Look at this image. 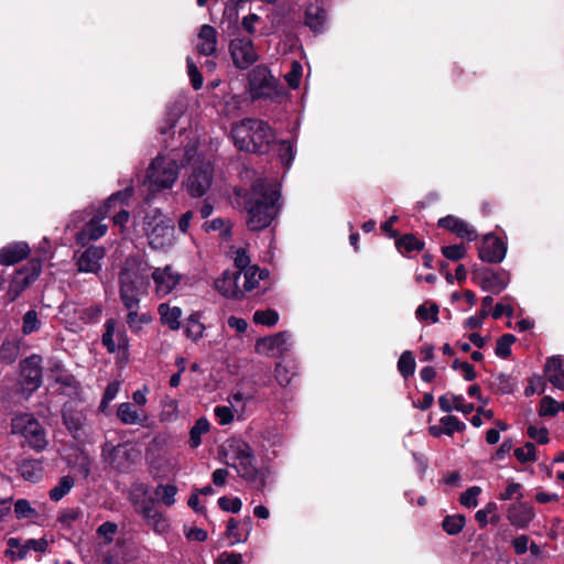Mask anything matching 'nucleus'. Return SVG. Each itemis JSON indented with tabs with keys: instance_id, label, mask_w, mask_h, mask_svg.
Listing matches in <instances>:
<instances>
[{
	"instance_id": "nucleus-1",
	"label": "nucleus",
	"mask_w": 564,
	"mask_h": 564,
	"mask_svg": "<svg viewBox=\"0 0 564 564\" xmlns=\"http://www.w3.org/2000/svg\"><path fill=\"white\" fill-rule=\"evenodd\" d=\"M242 198L247 227L251 231L268 228L280 213L281 192L275 183L265 178L254 180Z\"/></svg>"
},
{
	"instance_id": "nucleus-2",
	"label": "nucleus",
	"mask_w": 564,
	"mask_h": 564,
	"mask_svg": "<svg viewBox=\"0 0 564 564\" xmlns=\"http://www.w3.org/2000/svg\"><path fill=\"white\" fill-rule=\"evenodd\" d=\"M235 147L239 151L264 154L275 141V133L268 121L245 118L232 126L230 131Z\"/></svg>"
},
{
	"instance_id": "nucleus-3",
	"label": "nucleus",
	"mask_w": 564,
	"mask_h": 564,
	"mask_svg": "<svg viewBox=\"0 0 564 564\" xmlns=\"http://www.w3.org/2000/svg\"><path fill=\"white\" fill-rule=\"evenodd\" d=\"M148 278V263L129 257L119 273L120 300L126 308H139L140 286Z\"/></svg>"
},
{
	"instance_id": "nucleus-4",
	"label": "nucleus",
	"mask_w": 564,
	"mask_h": 564,
	"mask_svg": "<svg viewBox=\"0 0 564 564\" xmlns=\"http://www.w3.org/2000/svg\"><path fill=\"white\" fill-rule=\"evenodd\" d=\"M131 191L121 189L111 194L96 212V215L87 221L83 228L76 234V242L80 246H86L89 241L97 240L106 235L107 225L101 224V219L111 215L112 207L117 204H122L130 198Z\"/></svg>"
},
{
	"instance_id": "nucleus-5",
	"label": "nucleus",
	"mask_w": 564,
	"mask_h": 564,
	"mask_svg": "<svg viewBox=\"0 0 564 564\" xmlns=\"http://www.w3.org/2000/svg\"><path fill=\"white\" fill-rule=\"evenodd\" d=\"M247 90L252 101L273 99L281 95L279 80L271 74L268 66H254L248 74Z\"/></svg>"
},
{
	"instance_id": "nucleus-6",
	"label": "nucleus",
	"mask_w": 564,
	"mask_h": 564,
	"mask_svg": "<svg viewBox=\"0 0 564 564\" xmlns=\"http://www.w3.org/2000/svg\"><path fill=\"white\" fill-rule=\"evenodd\" d=\"M178 176V165L175 160L156 156L147 171L149 191L158 193L172 188Z\"/></svg>"
},
{
	"instance_id": "nucleus-7",
	"label": "nucleus",
	"mask_w": 564,
	"mask_h": 564,
	"mask_svg": "<svg viewBox=\"0 0 564 564\" xmlns=\"http://www.w3.org/2000/svg\"><path fill=\"white\" fill-rule=\"evenodd\" d=\"M141 452L130 443L115 445L106 441L101 446V457L111 468L119 473H127L131 465L140 459Z\"/></svg>"
},
{
	"instance_id": "nucleus-8",
	"label": "nucleus",
	"mask_w": 564,
	"mask_h": 564,
	"mask_svg": "<svg viewBox=\"0 0 564 564\" xmlns=\"http://www.w3.org/2000/svg\"><path fill=\"white\" fill-rule=\"evenodd\" d=\"M42 268V260L40 258H32L23 267L15 270L6 293L7 301L9 303L17 301L37 280Z\"/></svg>"
},
{
	"instance_id": "nucleus-9",
	"label": "nucleus",
	"mask_w": 564,
	"mask_h": 564,
	"mask_svg": "<svg viewBox=\"0 0 564 564\" xmlns=\"http://www.w3.org/2000/svg\"><path fill=\"white\" fill-rule=\"evenodd\" d=\"M471 279L481 290L499 294L509 284L510 275L509 272L503 269L494 270L487 267L474 265Z\"/></svg>"
},
{
	"instance_id": "nucleus-10",
	"label": "nucleus",
	"mask_w": 564,
	"mask_h": 564,
	"mask_svg": "<svg viewBox=\"0 0 564 564\" xmlns=\"http://www.w3.org/2000/svg\"><path fill=\"white\" fill-rule=\"evenodd\" d=\"M257 459H247L239 463L225 464L234 468L238 476L242 478L252 489L263 492L267 487V479L270 474L269 467H258L256 465Z\"/></svg>"
},
{
	"instance_id": "nucleus-11",
	"label": "nucleus",
	"mask_w": 564,
	"mask_h": 564,
	"mask_svg": "<svg viewBox=\"0 0 564 564\" xmlns=\"http://www.w3.org/2000/svg\"><path fill=\"white\" fill-rule=\"evenodd\" d=\"M214 177V166L210 162H200L192 166L185 182V187L192 197H202L209 189Z\"/></svg>"
},
{
	"instance_id": "nucleus-12",
	"label": "nucleus",
	"mask_w": 564,
	"mask_h": 564,
	"mask_svg": "<svg viewBox=\"0 0 564 564\" xmlns=\"http://www.w3.org/2000/svg\"><path fill=\"white\" fill-rule=\"evenodd\" d=\"M229 53L234 66L240 70L248 69L259 59L253 41L247 36L232 39L229 43Z\"/></svg>"
},
{
	"instance_id": "nucleus-13",
	"label": "nucleus",
	"mask_w": 564,
	"mask_h": 564,
	"mask_svg": "<svg viewBox=\"0 0 564 564\" xmlns=\"http://www.w3.org/2000/svg\"><path fill=\"white\" fill-rule=\"evenodd\" d=\"M507 250V243L501 238L487 234L478 247V257L484 262L498 264L506 258Z\"/></svg>"
},
{
	"instance_id": "nucleus-14",
	"label": "nucleus",
	"mask_w": 564,
	"mask_h": 564,
	"mask_svg": "<svg viewBox=\"0 0 564 564\" xmlns=\"http://www.w3.org/2000/svg\"><path fill=\"white\" fill-rule=\"evenodd\" d=\"M240 276L241 275L239 271L226 270L221 276L215 281V288L223 296L227 299L235 301L242 300L245 296V291H242V289L239 286Z\"/></svg>"
},
{
	"instance_id": "nucleus-15",
	"label": "nucleus",
	"mask_w": 564,
	"mask_h": 564,
	"mask_svg": "<svg viewBox=\"0 0 564 564\" xmlns=\"http://www.w3.org/2000/svg\"><path fill=\"white\" fill-rule=\"evenodd\" d=\"M42 357L33 354L20 361V373L23 382L33 390L42 384Z\"/></svg>"
},
{
	"instance_id": "nucleus-16",
	"label": "nucleus",
	"mask_w": 564,
	"mask_h": 564,
	"mask_svg": "<svg viewBox=\"0 0 564 564\" xmlns=\"http://www.w3.org/2000/svg\"><path fill=\"white\" fill-rule=\"evenodd\" d=\"M106 256L104 247L89 246L76 259L77 270L85 273H98L101 270L100 260Z\"/></svg>"
},
{
	"instance_id": "nucleus-17",
	"label": "nucleus",
	"mask_w": 564,
	"mask_h": 564,
	"mask_svg": "<svg viewBox=\"0 0 564 564\" xmlns=\"http://www.w3.org/2000/svg\"><path fill=\"white\" fill-rule=\"evenodd\" d=\"M291 335L289 332H279L272 336L260 337L257 339L254 349L258 354L264 355H282L288 348L286 343Z\"/></svg>"
},
{
	"instance_id": "nucleus-18",
	"label": "nucleus",
	"mask_w": 564,
	"mask_h": 564,
	"mask_svg": "<svg viewBox=\"0 0 564 564\" xmlns=\"http://www.w3.org/2000/svg\"><path fill=\"white\" fill-rule=\"evenodd\" d=\"M437 226L455 234L458 238L466 239L469 242L476 240L477 238L475 228L454 215H447L440 218Z\"/></svg>"
},
{
	"instance_id": "nucleus-19",
	"label": "nucleus",
	"mask_w": 564,
	"mask_h": 564,
	"mask_svg": "<svg viewBox=\"0 0 564 564\" xmlns=\"http://www.w3.org/2000/svg\"><path fill=\"white\" fill-rule=\"evenodd\" d=\"M63 424L72 436L76 440L84 434L86 414L83 410L75 409L73 405L65 404L62 410Z\"/></svg>"
},
{
	"instance_id": "nucleus-20",
	"label": "nucleus",
	"mask_w": 564,
	"mask_h": 564,
	"mask_svg": "<svg viewBox=\"0 0 564 564\" xmlns=\"http://www.w3.org/2000/svg\"><path fill=\"white\" fill-rule=\"evenodd\" d=\"M535 517L533 507L528 502L512 503L508 508L507 518L518 529H525Z\"/></svg>"
},
{
	"instance_id": "nucleus-21",
	"label": "nucleus",
	"mask_w": 564,
	"mask_h": 564,
	"mask_svg": "<svg viewBox=\"0 0 564 564\" xmlns=\"http://www.w3.org/2000/svg\"><path fill=\"white\" fill-rule=\"evenodd\" d=\"M31 250L26 242L18 241L9 243L0 249V264L13 265L26 259Z\"/></svg>"
},
{
	"instance_id": "nucleus-22",
	"label": "nucleus",
	"mask_w": 564,
	"mask_h": 564,
	"mask_svg": "<svg viewBox=\"0 0 564 564\" xmlns=\"http://www.w3.org/2000/svg\"><path fill=\"white\" fill-rule=\"evenodd\" d=\"M547 381L555 388L564 391V357L555 355L549 357L544 365Z\"/></svg>"
},
{
	"instance_id": "nucleus-23",
	"label": "nucleus",
	"mask_w": 564,
	"mask_h": 564,
	"mask_svg": "<svg viewBox=\"0 0 564 564\" xmlns=\"http://www.w3.org/2000/svg\"><path fill=\"white\" fill-rule=\"evenodd\" d=\"M152 279L156 285L159 293L169 294L178 284L180 276L172 272V268L166 265L165 268H155L152 272Z\"/></svg>"
},
{
	"instance_id": "nucleus-24",
	"label": "nucleus",
	"mask_w": 564,
	"mask_h": 564,
	"mask_svg": "<svg viewBox=\"0 0 564 564\" xmlns=\"http://www.w3.org/2000/svg\"><path fill=\"white\" fill-rule=\"evenodd\" d=\"M198 39L200 43L197 45L199 54L205 56L213 55L217 50V31L209 24L202 25Z\"/></svg>"
},
{
	"instance_id": "nucleus-25",
	"label": "nucleus",
	"mask_w": 564,
	"mask_h": 564,
	"mask_svg": "<svg viewBox=\"0 0 564 564\" xmlns=\"http://www.w3.org/2000/svg\"><path fill=\"white\" fill-rule=\"evenodd\" d=\"M17 469L24 480L37 482L43 476L41 459L23 458L18 463Z\"/></svg>"
},
{
	"instance_id": "nucleus-26",
	"label": "nucleus",
	"mask_w": 564,
	"mask_h": 564,
	"mask_svg": "<svg viewBox=\"0 0 564 564\" xmlns=\"http://www.w3.org/2000/svg\"><path fill=\"white\" fill-rule=\"evenodd\" d=\"M23 437L29 446L36 452H42L47 446L45 430L37 420L31 423Z\"/></svg>"
},
{
	"instance_id": "nucleus-27",
	"label": "nucleus",
	"mask_w": 564,
	"mask_h": 564,
	"mask_svg": "<svg viewBox=\"0 0 564 564\" xmlns=\"http://www.w3.org/2000/svg\"><path fill=\"white\" fill-rule=\"evenodd\" d=\"M158 312L163 325H166L171 330H178L181 328V317L183 314L181 307L161 303L158 307Z\"/></svg>"
},
{
	"instance_id": "nucleus-28",
	"label": "nucleus",
	"mask_w": 564,
	"mask_h": 564,
	"mask_svg": "<svg viewBox=\"0 0 564 564\" xmlns=\"http://www.w3.org/2000/svg\"><path fill=\"white\" fill-rule=\"evenodd\" d=\"M394 240L397 250L404 257H410L411 252H420L425 248V242L411 232L398 236Z\"/></svg>"
},
{
	"instance_id": "nucleus-29",
	"label": "nucleus",
	"mask_w": 564,
	"mask_h": 564,
	"mask_svg": "<svg viewBox=\"0 0 564 564\" xmlns=\"http://www.w3.org/2000/svg\"><path fill=\"white\" fill-rule=\"evenodd\" d=\"M226 448L232 453V458L239 463L241 460L254 459V451L249 443L241 438L232 437L227 441Z\"/></svg>"
},
{
	"instance_id": "nucleus-30",
	"label": "nucleus",
	"mask_w": 564,
	"mask_h": 564,
	"mask_svg": "<svg viewBox=\"0 0 564 564\" xmlns=\"http://www.w3.org/2000/svg\"><path fill=\"white\" fill-rule=\"evenodd\" d=\"M226 448L232 453V458L239 463L241 460L254 459V451L249 443L241 438L232 437L227 441Z\"/></svg>"
},
{
	"instance_id": "nucleus-31",
	"label": "nucleus",
	"mask_w": 564,
	"mask_h": 564,
	"mask_svg": "<svg viewBox=\"0 0 564 564\" xmlns=\"http://www.w3.org/2000/svg\"><path fill=\"white\" fill-rule=\"evenodd\" d=\"M327 13L323 8L310 7L305 10V25L313 32L321 33L324 30Z\"/></svg>"
},
{
	"instance_id": "nucleus-32",
	"label": "nucleus",
	"mask_w": 564,
	"mask_h": 564,
	"mask_svg": "<svg viewBox=\"0 0 564 564\" xmlns=\"http://www.w3.org/2000/svg\"><path fill=\"white\" fill-rule=\"evenodd\" d=\"M200 312H194L186 318L184 334L188 339L193 341L200 339L204 336V332L206 329L205 325L200 322Z\"/></svg>"
},
{
	"instance_id": "nucleus-33",
	"label": "nucleus",
	"mask_w": 564,
	"mask_h": 564,
	"mask_svg": "<svg viewBox=\"0 0 564 564\" xmlns=\"http://www.w3.org/2000/svg\"><path fill=\"white\" fill-rule=\"evenodd\" d=\"M75 486V480L72 476L66 475L59 478L56 486H54L50 492L48 497L52 501L57 502L62 500Z\"/></svg>"
},
{
	"instance_id": "nucleus-34",
	"label": "nucleus",
	"mask_w": 564,
	"mask_h": 564,
	"mask_svg": "<svg viewBox=\"0 0 564 564\" xmlns=\"http://www.w3.org/2000/svg\"><path fill=\"white\" fill-rule=\"evenodd\" d=\"M210 424L206 417H199L189 430L188 444L196 448L202 444V435L209 431Z\"/></svg>"
},
{
	"instance_id": "nucleus-35",
	"label": "nucleus",
	"mask_w": 564,
	"mask_h": 564,
	"mask_svg": "<svg viewBox=\"0 0 564 564\" xmlns=\"http://www.w3.org/2000/svg\"><path fill=\"white\" fill-rule=\"evenodd\" d=\"M117 416L123 424H142L138 411L130 402H123L118 406Z\"/></svg>"
},
{
	"instance_id": "nucleus-36",
	"label": "nucleus",
	"mask_w": 564,
	"mask_h": 564,
	"mask_svg": "<svg viewBox=\"0 0 564 564\" xmlns=\"http://www.w3.org/2000/svg\"><path fill=\"white\" fill-rule=\"evenodd\" d=\"M466 524L464 514L446 516L442 521V528L448 535H457Z\"/></svg>"
},
{
	"instance_id": "nucleus-37",
	"label": "nucleus",
	"mask_w": 564,
	"mask_h": 564,
	"mask_svg": "<svg viewBox=\"0 0 564 564\" xmlns=\"http://www.w3.org/2000/svg\"><path fill=\"white\" fill-rule=\"evenodd\" d=\"M20 352L19 344L14 340L4 339L0 346V361L12 365Z\"/></svg>"
},
{
	"instance_id": "nucleus-38",
	"label": "nucleus",
	"mask_w": 564,
	"mask_h": 564,
	"mask_svg": "<svg viewBox=\"0 0 564 564\" xmlns=\"http://www.w3.org/2000/svg\"><path fill=\"white\" fill-rule=\"evenodd\" d=\"M415 359L411 350H404L398 360V370L404 379L412 377L415 371Z\"/></svg>"
},
{
	"instance_id": "nucleus-39",
	"label": "nucleus",
	"mask_w": 564,
	"mask_h": 564,
	"mask_svg": "<svg viewBox=\"0 0 564 564\" xmlns=\"http://www.w3.org/2000/svg\"><path fill=\"white\" fill-rule=\"evenodd\" d=\"M116 325L117 321L115 318H108L105 323V332L101 336V343L109 354H115L117 351V345L113 339Z\"/></svg>"
},
{
	"instance_id": "nucleus-40",
	"label": "nucleus",
	"mask_w": 564,
	"mask_h": 564,
	"mask_svg": "<svg viewBox=\"0 0 564 564\" xmlns=\"http://www.w3.org/2000/svg\"><path fill=\"white\" fill-rule=\"evenodd\" d=\"M36 419L29 413H20L11 419V433L12 434H20L24 435L26 433V430H29V426L32 422H34Z\"/></svg>"
},
{
	"instance_id": "nucleus-41",
	"label": "nucleus",
	"mask_w": 564,
	"mask_h": 564,
	"mask_svg": "<svg viewBox=\"0 0 564 564\" xmlns=\"http://www.w3.org/2000/svg\"><path fill=\"white\" fill-rule=\"evenodd\" d=\"M178 489L175 485H158L154 490L156 497L160 498L161 502L166 507H172L175 503V496Z\"/></svg>"
},
{
	"instance_id": "nucleus-42",
	"label": "nucleus",
	"mask_w": 564,
	"mask_h": 564,
	"mask_svg": "<svg viewBox=\"0 0 564 564\" xmlns=\"http://www.w3.org/2000/svg\"><path fill=\"white\" fill-rule=\"evenodd\" d=\"M517 340L513 334H503L501 335L496 343L495 354L503 359H507L511 356V346Z\"/></svg>"
},
{
	"instance_id": "nucleus-43",
	"label": "nucleus",
	"mask_w": 564,
	"mask_h": 564,
	"mask_svg": "<svg viewBox=\"0 0 564 564\" xmlns=\"http://www.w3.org/2000/svg\"><path fill=\"white\" fill-rule=\"evenodd\" d=\"M440 306L437 303H430V307H426V304H421L415 311V316L419 321H431V323L435 324L438 319Z\"/></svg>"
},
{
	"instance_id": "nucleus-44",
	"label": "nucleus",
	"mask_w": 564,
	"mask_h": 564,
	"mask_svg": "<svg viewBox=\"0 0 564 564\" xmlns=\"http://www.w3.org/2000/svg\"><path fill=\"white\" fill-rule=\"evenodd\" d=\"M253 322L256 324L272 327L279 322V313L272 308L256 311L253 314Z\"/></svg>"
},
{
	"instance_id": "nucleus-45",
	"label": "nucleus",
	"mask_w": 564,
	"mask_h": 564,
	"mask_svg": "<svg viewBox=\"0 0 564 564\" xmlns=\"http://www.w3.org/2000/svg\"><path fill=\"white\" fill-rule=\"evenodd\" d=\"M440 423L444 426V432L448 436H452L455 432L462 433L466 430V424L455 415L443 416Z\"/></svg>"
},
{
	"instance_id": "nucleus-46",
	"label": "nucleus",
	"mask_w": 564,
	"mask_h": 564,
	"mask_svg": "<svg viewBox=\"0 0 564 564\" xmlns=\"http://www.w3.org/2000/svg\"><path fill=\"white\" fill-rule=\"evenodd\" d=\"M278 155L284 167L289 169L295 158L293 144L289 140H280Z\"/></svg>"
},
{
	"instance_id": "nucleus-47",
	"label": "nucleus",
	"mask_w": 564,
	"mask_h": 564,
	"mask_svg": "<svg viewBox=\"0 0 564 564\" xmlns=\"http://www.w3.org/2000/svg\"><path fill=\"white\" fill-rule=\"evenodd\" d=\"M560 410H561L560 402H557L555 399H553L550 395H544L540 400V408H539L538 413L542 417L555 416Z\"/></svg>"
},
{
	"instance_id": "nucleus-48",
	"label": "nucleus",
	"mask_w": 564,
	"mask_h": 564,
	"mask_svg": "<svg viewBox=\"0 0 564 564\" xmlns=\"http://www.w3.org/2000/svg\"><path fill=\"white\" fill-rule=\"evenodd\" d=\"M40 327L41 322L37 317V312L35 310L28 311L22 318V333L24 335H30L37 332Z\"/></svg>"
},
{
	"instance_id": "nucleus-49",
	"label": "nucleus",
	"mask_w": 564,
	"mask_h": 564,
	"mask_svg": "<svg viewBox=\"0 0 564 564\" xmlns=\"http://www.w3.org/2000/svg\"><path fill=\"white\" fill-rule=\"evenodd\" d=\"M442 254L451 261H459L467 254V248L464 243H455L451 246H443L441 248Z\"/></svg>"
},
{
	"instance_id": "nucleus-50",
	"label": "nucleus",
	"mask_w": 564,
	"mask_h": 564,
	"mask_svg": "<svg viewBox=\"0 0 564 564\" xmlns=\"http://www.w3.org/2000/svg\"><path fill=\"white\" fill-rule=\"evenodd\" d=\"M303 67L300 62L293 61L291 69L284 75V80L290 88L296 89L301 84Z\"/></svg>"
},
{
	"instance_id": "nucleus-51",
	"label": "nucleus",
	"mask_w": 564,
	"mask_h": 564,
	"mask_svg": "<svg viewBox=\"0 0 564 564\" xmlns=\"http://www.w3.org/2000/svg\"><path fill=\"white\" fill-rule=\"evenodd\" d=\"M535 452V445L532 442H527L523 447L516 448L513 455L521 464H525L536 460Z\"/></svg>"
},
{
	"instance_id": "nucleus-52",
	"label": "nucleus",
	"mask_w": 564,
	"mask_h": 564,
	"mask_svg": "<svg viewBox=\"0 0 564 564\" xmlns=\"http://www.w3.org/2000/svg\"><path fill=\"white\" fill-rule=\"evenodd\" d=\"M481 488L471 486L459 496V502L466 508H475L478 505L477 497L480 495Z\"/></svg>"
},
{
	"instance_id": "nucleus-53",
	"label": "nucleus",
	"mask_w": 564,
	"mask_h": 564,
	"mask_svg": "<svg viewBox=\"0 0 564 564\" xmlns=\"http://www.w3.org/2000/svg\"><path fill=\"white\" fill-rule=\"evenodd\" d=\"M14 513L18 519H30L37 514L26 499H19L14 503Z\"/></svg>"
},
{
	"instance_id": "nucleus-54",
	"label": "nucleus",
	"mask_w": 564,
	"mask_h": 564,
	"mask_svg": "<svg viewBox=\"0 0 564 564\" xmlns=\"http://www.w3.org/2000/svg\"><path fill=\"white\" fill-rule=\"evenodd\" d=\"M186 64H187V73H188V77L191 79L192 87L195 90L202 89L203 84H204V78H203V75L199 72L198 67L189 57H187Z\"/></svg>"
},
{
	"instance_id": "nucleus-55",
	"label": "nucleus",
	"mask_w": 564,
	"mask_h": 564,
	"mask_svg": "<svg viewBox=\"0 0 564 564\" xmlns=\"http://www.w3.org/2000/svg\"><path fill=\"white\" fill-rule=\"evenodd\" d=\"M498 380V391L502 394H511L514 392L517 387V380L511 376L503 372H500L497 376Z\"/></svg>"
},
{
	"instance_id": "nucleus-56",
	"label": "nucleus",
	"mask_w": 564,
	"mask_h": 564,
	"mask_svg": "<svg viewBox=\"0 0 564 564\" xmlns=\"http://www.w3.org/2000/svg\"><path fill=\"white\" fill-rule=\"evenodd\" d=\"M251 260L245 248H238L234 258L235 271H239L240 275L249 270Z\"/></svg>"
},
{
	"instance_id": "nucleus-57",
	"label": "nucleus",
	"mask_w": 564,
	"mask_h": 564,
	"mask_svg": "<svg viewBox=\"0 0 564 564\" xmlns=\"http://www.w3.org/2000/svg\"><path fill=\"white\" fill-rule=\"evenodd\" d=\"M218 506L223 511L238 513L241 510L242 501L238 497L229 498L223 496L218 499Z\"/></svg>"
},
{
	"instance_id": "nucleus-58",
	"label": "nucleus",
	"mask_w": 564,
	"mask_h": 564,
	"mask_svg": "<svg viewBox=\"0 0 564 564\" xmlns=\"http://www.w3.org/2000/svg\"><path fill=\"white\" fill-rule=\"evenodd\" d=\"M225 534L227 538L234 539L231 544L247 541V536H242L239 530V521L235 518L228 520Z\"/></svg>"
},
{
	"instance_id": "nucleus-59",
	"label": "nucleus",
	"mask_w": 564,
	"mask_h": 564,
	"mask_svg": "<svg viewBox=\"0 0 564 564\" xmlns=\"http://www.w3.org/2000/svg\"><path fill=\"white\" fill-rule=\"evenodd\" d=\"M522 485L519 482L511 481L507 486L506 490L499 495V499L507 501L516 498L518 501H520L523 498V495L521 492Z\"/></svg>"
},
{
	"instance_id": "nucleus-60",
	"label": "nucleus",
	"mask_w": 564,
	"mask_h": 564,
	"mask_svg": "<svg viewBox=\"0 0 564 564\" xmlns=\"http://www.w3.org/2000/svg\"><path fill=\"white\" fill-rule=\"evenodd\" d=\"M80 516V510L78 508H67V509H63L59 514H58V518H57V521L66 527V528H70L72 527V523L74 521H76Z\"/></svg>"
},
{
	"instance_id": "nucleus-61",
	"label": "nucleus",
	"mask_w": 564,
	"mask_h": 564,
	"mask_svg": "<svg viewBox=\"0 0 564 564\" xmlns=\"http://www.w3.org/2000/svg\"><path fill=\"white\" fill-rule=\"evenodd\" d=\"M154 500L152 498L144 500L142 505L140 506L139 513L142 516L144 520H147L149 523L154 518H161V511H158L153 507Z\"/></svg>"
},
{
	"instance_id": "nucleus-62",
	"label": "nucleus",
	"mask_w": 564,
	"mask_h": 564,
	"mask_svg": "<svg viewBox=\"0 0 564 564\" xmlns=\"http://www.w3.org/2000/svg\"><path fill=\"white\" fill-rule=\"evenodd\" d=\"M257 270H258V265L253 264L252 267L249 268L248 271H246L243 273L245 282H243L242 291H245V293L251 292L254 289L259 288V281H258V278L256 274Z\"/></svg>"
},
{
	"instance_id": "nucleus-63",
	"label": "nucleus",
	"mask_w": 564,
	"mask_h": 564,
	"mask_svg": "<svg viewBox=\"0 0 564 564\" xmlns=\"http://www.w3.org/2000/svg\"><path fill=\"white\" fill-rule=\"evenodd\" d=\"M545 389V382L539 375H534L529 379V384L524 389L525 397H531L534 393H543Z\"/></svg>"
},
{
	"instance_id": "nucleus-64",
	"label": "nucleus",
	"mask_w": 564,
	"mask_h": 564,
	"mask_svg": "<svg viewBox=\"0 0 564 564\" xmlns=\"http://www.w3.org/2000/svg\"><path fill=\"white\" fill-rule=\"evenodd\" d=\"M118 531V525L115 522L106 521L97 529V534L105 538V544H109L113 540V534Z\"/></svg>"
}]
</instances>
